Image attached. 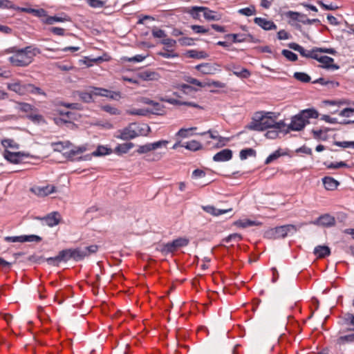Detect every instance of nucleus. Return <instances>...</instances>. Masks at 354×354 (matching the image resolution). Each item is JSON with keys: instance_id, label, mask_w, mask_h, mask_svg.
Segmentation results:
<instances>
[{"instance_id": "nucleus-1", "label": "nucleus", "mask_w": 354, "mask_h": 354, "mask_svg": "<svg viewBox=\"0 0 354 354\" xmlns=\"http://www.w3.org/2000/svg\"><path fill=\"white\" fill-rule=\"evenodd\" d=\"M318 116V112L314 109L303 110L292 118L290 124L286 125L284 132L288 133L290 131H301L309 123L310 118H317Z\"/></svg>"}, {"instance_id": "nucleus-2", "label": "nucleus", "mask_w": 354, "mask_h": 354, "mask_svg": "<svg viewBox=\"0 0 354 354\" xmlns=\"http://www.w3.org/2000/svg\"><path fill=\"white\" fill-rule=\"evenodd\" d=\"M6 53H14V55L8 58L9 62L15 66L25 67L31 64L33 59H30L24 52H21V48L12 47L6 50Z\"/></svg>"}, {"instance_id": "nucleus-3", "label": "nucleus", "mask_w": 354, "mask_h": 354, "mask_svg": "<svg viewBox=\"0 0 354 354\" xmlns=\"http://www.w3.org/2000/svg\"><path fill=\"white\" fill-rule=\"evenodd\" d=\"M273 113H266L264 115L259 113V119L262 131L271 128L283 129L286 127V124L283 120L276 121L277 115H274Z\"/></svg>"}, {"instance_id": "nucleus-4", "label": "nucleus", "mask_w": 354, "mask_h": 354, "mask_svg": "<svg viewBox=\"0 0 354 354\" xmlns=\"http://www.w3.org/2000/svg\"><path fill=\"white\" fill-rule=\"evenodd\" d=\"M136 123L133 122L127 127L118 130L115 137L122 140H129L140 136V132H138V130H136Z\"/></svg>"}, {"instance_id": "nucleus-5", "label": "nucleus", "mask_w": 354, "mask_h": 354, "mask_svg": "<svg viewBox=\"0 0 354 354\" xmlns=\"http://www.w3.org/2000/svg\"><path fill=\"white\" fill-rule=\"evenodd\" d=\"M97 250L98 246L97 245L73 249V260L75 261H82L85 257H89L91 254L95 253Z\"/></svg>"}, {"instance_id": "nucleus-6", "label": "nucleus", "mask_w": 354, "mask_h": 354, "mask_svg": "<svg viewBox=\"0 0 354 354\" xmlns=\"http://www.w3.org/2000/svg\"><path fill=\"white\" fill-rule=\"evenodd\" d=\"M189 243V240L185 237L178 238L171 242L165 244L161 250L164 253H171L177 250L178 248L187 246Z\"/></svg>"}, {"instance_id": "nucleus-7", "label": "nucleus", "mask_w": 354, "mask_h": 354, "mask_svg": "<svg viewBox=\"0 0 354 354\" xmlns=\"http://www.w3.org/2000/svg\"><path fill=\"white\" fill-rule=\"evenodd\" d=\"M91 89L93 97V96H103L112 100H119L121 97L120 92L119 91H111L106 88L91 86Z\"/></svg>"}, {"instance_id": "nucleus-8", "label": "nucleus", "mask_w": 354, "mask_h": 354, "mask_svg": "<svg viewBox=\"0 0 354 354\" xmlns=\"http://www.w3.org/2000/svg\"><path fill=\"white\" fill-rule=\"evenodd\" d=\"M311 223L323 227H331L335 225V219L330 214H326L320 216L317 220L311 222Z\"/></svg>"}, {"instance_id": "nucleus-9", "label": "nucleus", "mask_w": 354, "mask_h": 354, "mask_svg": "<svg viewBox=\"0 0 354 354\" xmlns=\"http://www.w3.org/2000/svg\"><path fill=\"white\" fill-rule=\"evenodd\" d=\"M225 69L228 71H232L236 76L240 78H248L250 76V72L248 69L241 68L239 66L234 64L227 65L225 66Z\"/></svg>"}, {"instance_id": "nucleus-10", "label": "nucleus", "mask_w": 354, "mask_h": 354, "mask_svg": "<svg viewBox=\"0 0 354 354\" xmlns=\"http://www.w3.org/2000/svg\"><path fill=\"white\" fill-rule=\"evenodd\" d=\"M31 191L39 196H46L56 192V187L52 185H48L44 187H35Z\"/></svg>"}, {"instance_id": "nucleus-11", "label": "nucleus", "mask_w": 354, "mask_h": 354, "mask_svg": "<svg viewBox=\"0 0 354 354\" xmlns=\"http://www.w3.org/2000/svg\"><path fill=\"white\" fill-rule=\"evenodd\" d=\"M315 59L323 64L322 66V68L333 70H337L339 68V66L337 64H333L334 59L328 56H319L317 54V59Z\"/></svg>"}, {"instance_id": "nucleus-12", "label": "nucleus", "mask_w": 354, "mask_h": 354, "mask_svg": "<svg viewBox=\"0 0 354 354\" xmlns=\"http://www.w3.org/2000/svg\"><path fill=\"white\" fill-rule=\"evenodd\" d=\"M41 219L44 221L48 226L53 227L59 223L61 215L58 212H53Z\"/></svg>"}, {"instance_id": "nucleus-13", "label": "nucleus", "mask_w": 354, "mask_h": 354, "mask_svg": "<svg viewBox=\"0 0 354 354\" xmlns=\"http://www.w3.org/2000/svg\"><path fill=\"white\" fill-rule=\"evenodd\" d=\"M254 22L265 30H276V24L272 21L261 17H255Z\"/></svg>"}, {"instance_id": "nucleus-14", "label": "nucleus", "mask_w": 354, "mask_h": 354, "mask_svg": "<svg viewBox=\"0 0 354 354\" xmlns=\"http://www.w3.org/2000/svg\"><path fill=\"white\" fill-rule=\"evenodd\" d=\"M232 157V151L229 149H225L216 153L213 156V160L215 162H225L230 160Z\"/></svg>"}, {"instance_id": "nucleus-15", "label": "nucleus", "mask_w": 354, "mask_h": 354, "mask_svg": "<svg viewBox=\"0 0 354 354\" xmlns=\"http://www.w3.org/2000/svg\"><path fill=\"white\" fill-rule=\"evenodd\" d=\"M245 129L250 131H262V127H261L259 113H257L252 119V121L248 123L245 127Z\"/></svg>"}, {"instance_id": "nucleus-16", "label": "nucleus", "mask_w": 354, "mask_h": 354, "mask_svg": "<svg viewBox=\"0 0 354 354\" xmlns=\"http://www.w3.org/2000/svg\"><path fill=\"white\" fill-rule=\"evenodd\" d=\"M22 156H24V154L21 152H11L8 150H6L4 153V158L14 164L19 163Z\"/></svg>"}, {"instance_id": "nucleus-17", "label": "nucleus", "mask_w": 354, "mask_h": 354, "mask_svg": "<svg viewBox=\"0 0 354 354\" xmlns=\"http://www.w3.org/2000/svg\"><path fill=\"white\" fill-rule=\"evenodd\" d=\"M203 15L205 19L208 21H219L221 19V15L216 12L209 10L208 8L203 7L201 8Z\"/></svg>"}, {"instance_id": "nucleus-18", "label": "nucleus", "mask_w": 354, "mask_h": 354, "mask_svg": "<svg viewBox=\"0 0 354 354\" xmlns=\"http://www.w3.org/2000/svg\"><path fill=\"white\" fill-rule=\"evenodd\" d=\"M138 75L145 81L158 80L160 77L158 73L149 70L140 72Z\"/></svg>"}, {"instance_id": "nucleus-19", "label": "nucleus", "mask_w": 354, "mask_h": 354, "mask_svg": "<svg viewBox=\"0 0 354 354\" xmlns=\"http://www.w3.org/2000/svg\"><path fill=\"white\" fill-rule=\"evenodd\" d=\"M202 209L207 213H208L212 216H218L219 215L227 213L232 210V209H216L215 207H214L212 205L202 206Z\"/></svg>"}, {"instance_id": "nucleus-20", "label": "nucleus", "mask_w": 354, "mask_h": 354, "mask_svg": "<svg viewBox=\"0 0 354 354\" xmlns=\"http://www.w3.org/2000/svg\"><path fill=\"white\" fill-rule=\"evenodd\" d=\"M322 182L324 185V187L327 190H335L337 189V186L339 185V183L335 180L332 177L326 176L322 178Z\"/></svg>"}, {"instance_id": "nucleus-21", "label": "nucleus", "mask_w": 354, "mask_h": 354, "mask_svg": "<svg viewBox=\"0 0 354 354\" xmlns=\"http://www.w3.org/2000/svg\"><path fill=\"white\" fill-rule=\"evenodd\" d=\"M313 253L318 258L322 259L330 255V249L326 245H317L315 248Z\"/></svg>"}, {"instance_id": "nucleus-22", "label": "nucleus", "mask_w": 354, "mask_h": 354, "mask_svg": "<svg viewBox=\"0 0 354 354\" xmlns=\"http://www.w3.org/2000/svg\"><path fill=\"white\" fill-rule=\"evenodd\" d=\"M76 95L85 103L93 102V97L90 88L87 91H76Z\"/></svg>"}, {"instance_id": "nucleus-23", "label": "nucleus", "mask_w": 354, "mask_h": 354, "mask_svg": "<svg viewBox=\"0 0 354 354\" xmlns=\"http://www.w3.org/2000/svg\"><path fill=\"white\" fill-rule=\"evenodd\" d=\"M134 147V144L133 142H126L123 144H119L115 148L114 152L117 154H123L127 153L131 149Z\"/></svg>"}, {"instance_id": "nucleus-24", "label": "nucleus", "mask_w": 354, "mask_h": 354, "mask_svg": "<svg viewBox=\"0 0 354 354\" xmlns=\"http://www.w3.org/2000/svg\"><path fill=\"white\" fill-rule=\"evenodd\" d=\"M25 84H21V82H14L8 84V88L12 91H14L19 95L25 94Z\"/></svg>"}, {"instance_id": "nucleus-25", "label": "nucleus", "mask_w": 354, "mask_h": 354, "mask_svg": "<svg viewBox=\"0 0 354 354\" xmlns=\"http://www.w3.org/2000/svg\"><path fill=\"white\" fill-rule=\"evenodd\" d=\"M21 52H24L30 59H33V57L41 53L40 49L33 46H28L21 48Z\"/></svg>"}, {"instance_id": "nucleus-26", "label": "nucleus", "mask_w": 354, "mask_h": 354, "mask_svg": "<svg viewBox=\"0 0 354 354\" xmlns=\"http://www.w3.org/2000/svg\"><path fill=\"white\" fill-rule=\"evenodd\" d=\"M71 21L70 18L66 16V15H64V17H57V16H50V17H48L44 21V22L46 24H49V25H51L53 24L54 22H64V21Z\"/></svg>"}, {"instance_id": "nucleus-27", "label": "nucleus", "mask_w": 354, "mask_h": 354, "mask_svg": "<svg viewBox=\"0 0 354 354\" xmlns=\"http://www.w3.org/2000/svg\"><path fill=\"white\" fill-rule=\"evenodd\" d=\"M59 258L61 261H68L73 259V249H66L59 252Z\"/></svg>"}, {"instance_id": "nucleus-28", "label": "nucleus", "mask_w": 354, "mask_h": 354, "mask_svg": "<svg viewBox=\"0 0 354 354\" xmlns=\"http://www.w3.org/2000/svg\"><path fill=\"white\" fill-rule=\"evenodd\" d=\"M188 56L191 58L204 59L207 57L208 55L205 51H197L190 50L187 52Z\"/></svg>"}, {"instance_id": "nucleus-29", "label": "nucleus", "mask_w": 354, "mask_h": 354, "mask_svg": "<svg viewBox=\"0 0 354 354\" xmlns=\"http://www.w3.org/2000/svg\"><path fill=\"white\" fill-rule=\"evenodd\" d=\"M354 342V333L349 334L344 336H340L336 340V342L339 345L344 344L345 343H351Z\"/></svg>"}, {"instance_id": "nucleus-30", "label": "nucleus", "mask_w": 354, "mask_h": 354, "mask_svg": "<svg viewBox=\"0 0 354 354\" xmlns=\"http://www.w3.org/2000/svg\"><path fill=\"white\" fill-rule=\"evenodd\" d=\"M111 149L104 146H99L97 149L93 152V156H100L109 154L111 153Z\"/></svg>"}, {"instance_id": "nucleus-31", "label": "nucleus", "mask_w": 354, "mask_h": 354, "mask_svg": "<svg viewBox=\"0 0 354 354\" xmlns=\"http://www.w3.org/2000/svg\"><path fill=\"white\" fill-rule=\"evenodd\" d=\"M293 77L298 81L304 83H307L310 81V77L307 73L302 72H295Z\"/></svg>"}, {"instance_id": "nucleus-32", "label": "nucleus", "mask_w": 354, "mask_h": 354, "mask_svg": "<svg viewBox=\"0 0 354 354\" xmlns=\"http://www.w3.org/2000/svg\"><path fill=\"white\" fill-rule=\"evenodd\" d=\"M256 151L252 148L242 149L240 151L239 156L241 160H245L248 156H255Z\"/></svg>"}, {"instance_id": "nucleus-33", "label": "nucleus", "mask_w": 354, "mask_h": 354, "mask_svg": "<svg viewBox=\"0 0 354 354\" xmlns=\"http://www.w3.org/2000/svg\"><path fill=\"white\" fill-rule=\"evenodd\" d=\"M185 147L191 151H197L202 148L201 144L196 140H191L186 143Z\"/></svg>"}, {"instance_id": "nucleus-34", "label": "nucleus", "mask_w": 354, "mask_h": 354, "mask_svg": "<svg viewBox=\"0 0 354 354\" xmlns=\"http://www.w3.org/2000/svg\"><path fill=\"white\" fill-rule=\"evenodd\" d=\"M283 129L271 128L266 133L265 136L268 139H275Z\"/></svg>"}, {"instance_id": "nucleus-35", "label": "nucleus", "mask_w": 354, "mask_h": 354, "mask_svg": "<svg viewBox=\"0 0 354 354\" xmlns=\"http://www.w3.org/2000/svg\"><path fill=\"white\" fill-rule=\"evenodd\" d=\"M25 10L27 12L31 13L36 17H41L47 16L46 11L42 8H40V9L28 8V9H26Z\"/></svg>"}, {"instance_id": "nucleus-36", "label": "nucleus", "mask_w": 354, "mask_h": 354, "mask_svg": "<svg viewBox=\"0 0 354 354\" xmlns=\"http://www.w3.org/2000/svg\"><path fill=\"white\" fill-rule=\"evenodd\" d=\"M226 38H232L233 42L240 43L246 41V37L244 35L239 34H228L225 36Z\"/></svg>"}, {"instance_id": "nucleus-37", "label": "nucleus", "mask_w": 354, "mask_h": 354, "mask_svg": "<svg viewBox=\"0 0 354 354\" xmlns=\"http://www.w3.org/2000/svg\"><path fill=\"white\" fill-rule=\"evenodd\" d=\"M242 239H243V237H242L241 234H238V233H234V234H231L229 236H227V237L224 238L223 239V241L225 242V243H230L231 241L238 242V241H241Z\"/></svg>"}, {"instance_id": "nucleus-38", "label": "nucleus", "mask_w": 354, "mask_h": 354, "mask_svg": "<svg viewBox=\"0 0 354 354\" xmlns=\"http://www.w3.org/2000/svg\"><path fill=\"white\" fill-rule=\"evenodd\" d=\"M102 110L109 113L110 115H120V111L115 107L111 105H104L101 106Z\"/></svg>"}, {"instance_id": "nucleus-39", "label": "nucleus", "mask_w": 354, "mask_h": 354, "mask_svg": "<svg viewBox=\"0 0 354 354\" xmlns=\"http://www.w3.org/2000/svg\"><path fill=\"white\" fill-rule=\"evenodd\" d=\"M303 54H300L302 57L306 58L317 59V54L314 47L311 50H306L303 48Z\"/></svg>"}, {"instance_id": "nucleus-40", "label": "nucleus", "mask_w": 354, "mask_h": 354, "mask_svg": "<svg viewBox=\"0 0 354 354\" xmlns=\"http://www.w3.org/2000/svg\"><path fill=\"white\" fill-rule=\"evenodd\" d=\"M281 53L290 61L295 62L297 60V55L289 50L283 49Z\"/></svg>"}, {"instance_id": "nucleus-41", "label": "nucleus", "mask_w": 354, "mask_h": 354, "mask_svg": "<svg viewBox=\"0 0 354 354\" xmlns=\"http://www.w3.org/2000/svg\"><path fill=\"white\" fill-rule=\"evenodd\" d=\"M151 151H153V147H151V143H147L146 145L139 146L136 152L139 154H143Z\"/></svg>"}, {"instance_id": "nucleus-42", "label": "nucleus", "mask_w": 354, "mask_h": 354, "mask_svg": "<svg viewBox=\"0 0 354 354\" xmlns=\"http://www.w3.org/2000/svg\"><path fill=\"white\" fill-rule=\"evenodd\" d=\"M313 84L319 83L322 85H328L330 84L333 88L337 87L339 86V83L337 82H333V81H326L324 78L320 77L316 80H315Z\"/></svg>"}, {"instance_id": "nucleus-43", "label": "nucleus", "mask_w": 354, "mask_h": 354, "mask_svg": "<svg viewBox=\"0 0 354 354\" xmlns=\"http://www.w3.org/2000/svg\"><path fill=\"white\" fill-rule=\"evenodd\" d=\"M24 243V242H40L41 241V237L37 235L31 234V235H23Z\"/></svg>"}, {"instance_id": "nucleus-44", "label": "nucleus", "mask_w": 354, "mask_h": 354, "mask_svg": "<svg viewBox=\"0 0 354 354\" xmlns=\"http://www.w3.org/2000/svg\"><path fill=\"white\" fill-rule=\"evenodd\" d=\"M201 8H203V6H194L191 8L189 13L194 19H200V12H202Z\"/></svg>"}, {"instance_id": "nucleus-45", "label": "nucleus", "mask_w": 354, "mask_h": 354, "mask_svg": "<svg viewBox=\"0 0 354 354\" xmlns=\"http://www.w3.org/2000/svg\"><path fill=\"white\" fill-rule=\"evenodd\" d=\"M149 113L147 109H139L127 111V113L131 115H146Z\"/></svg>"}, {"instance_id": "nucleus-46", "label": "nucleus", "mask_w": 354, "mask_h": 354, "mask_svg": "<svg viewBox=\"0 0 354 354\" xmlns=\"http://www.w3.org/2000/svg\"><path fill=\"white\" fill-rule=\"evenodd\" d=\"M238 12H239V13H240L243 15L251 16L256 13V10H255L254 6H250L248 8L240 9Z\"/></svg>"}, {"instance_id": "nucleus-47", "label": "nucleus", "mask_w": 354, "mask_h": 354, "mask_svg": "<svg viewBox=\"0 0 354 354\" xmlns=\"http://www.w3.org/2000/svg\"><path fill=\"white\" fill-rule=\"evenodd\" d=\"M196 68L204 74L212 73V66L209 64H199Z\"/></svg>"}, {"instance_id": "nucleus-48", "label": "nucleus", "mask_w": 354, "mask_h": 354, "mask_svg": "<svg viewBox=\"0 0 354 354\" xmlns=\"http://www.w3.org/2000/svg\"><path fill=\"white\" fill-rule=\"evenodd\" d=\"M17 104V109L25 113L31 111L33 108L31 104L25 102H19Z\"/></svg>"}, {"instance_id": "nucleus-49", "label": "nucleus", "mask_w": 354, "mask_h": 354, "mask_svg": "<svg viewBox=\"0 0 354 354\" xmlns=\"http://www.w3.org/2000/svg\"><path fill=\"white\" fill-rule=\"evenodd\" d=\"M136 130H138V132H140V136H147L151 129L150 127L147 124H142V126H140L136 123Z\"/></svg>"}, {"instance_id": "nucleus-50", "label": "nucleus", "mask_w": 354, "mask_h": 354, "mask_svg": "<svg viewBox=\"0 0 354 354\" xmlns=\"http://www.w3.org/2000/svg\"><path fill=\"white\" fill-rule=\"evenodd\" d=\"M207 133L209 134V136L211 138L217 140L219 142L230 140V139L228 138H224V137L218 136L217 131H212L211 130H209Z\"/></svg>"}, {"instance_id": "nucleus-51", "label": "nucleus", "mask_w": 354, "mask_h": 354, "mask_svg": "<svg viewBox=\"0 0 354 354\" xmlns=\"http://www.w3.org/2000/svg\"><path fill=\"white\" fill-rule=\"evenodd\" d=\"M87 3L92 8H102L104 6V1L101 0H86Z\"/></svg>"}, {"instance_id": "nucleus-52", "label": "nucleus", "mask_w": 354, "mask_h": 354, "mask_svg": "<svg viewBox=\"0 0 354 354\" xmlns=\"http://www.w3.org/2000/svg\"><path fill=\"white\" fill-rule=\"evenodd\" d=\"M1 144L6 148H8V147L13 148V149L18 148V145L17 143H15L13 140H11V139L3 140L1 142Z\"/></svg>"}, {"instance_id": "nucleus-53", "label": "nucleus", "mask_w": 354, "mask_h": 354, "mask_svg": "<svg viewBox=\"0 0 354 354\" xmlns=\"http://www.w3.org/2000/svg\"><path fill=\"white\" fill-rule=\"evenodd\" d=\"M281 156V153L279 152V150L277 151H275L274 153H272V154H270L266 160L265 161V164L266 165H268L270 164V162H272V161H274V160L277 159L278 158H279L280 156Z\"/></svg>"}, {"instance_id": "nucleus-54", "label": "nucleus", "mask_w": 354, "mask_h": 354, "mask_svg": "<svg viewBox=\"0 0 354 354\" xmlns=\"http://www.w3.org/2000/svg\"><path fill=\"white\" fill-rule=\"evenodd\" d=\"M185 81L191 84L196 85L199 87H205L206 86V83H203L198 81L197 79L192 77H187L185 78Z\"/></svg>"}, {"instance_id": "nucleus-55", "label": "nucleus", "mask_w": 354, "mask_h": 354, "mask_svg": "<svg viewBox=\"0 0 354 354\" xmlns=\"http://www.w3.org/2000/svg\"><path fill=\"white\" fill-rule=\"evenodd\" d=\"M334 145L343 148L353 147L354 148V141H335Z\"/></svg>"}, {"instance_id": "nucleus-56", "label": "nucleus", "mask_w": 354, "mask_h": 354, "mask_svg": "<svg viewBox=\"0 0 354 354\" xmlns=\"http://www.w3.org/2000/svg\"><path fill=\"white\" fill-rule=\"evenodd\" d=\"M274 231L277 234V239L284 238L287 236V233L283 225L275 227Z\"/></svg>"}, {"instance_id": "nucleus-57", "label": "nucleus", "mask_w": 354, "mask_h": 354, "mask_svg": "<svg viewBox=\"0 0 354 354\" xmlns=\"http://www.w3.org/2000/svg\"><path fill=\"white\" fill-rule=\"evenodd\" d=\"M315 50L317 52V54H318V53H328L330 55H335L337 53V51L332 48H328L315 47Z\"/></svg>"}, {"instance_id": "nucleus-58", "label": "nucleus", "mask_w": 354, "mask_h": 354, "mask_svg": "<svg viewBox=\"0 0 354 354\" xmlns=\"http://www.w3.org/2000/svg\"><path fill=\"white\" fill-rule=\"evenodd\" d=\"M4 240L8 243H10V242H12V243H16V242L24 243L23 235L16 236H6L4 238Z\"/></svg>"}, {"instance_id": "nucleus-59", "label": "nucleus", "mask_w": 354, "mask_h": 354, "mask_svg": "<svg viewBox=\"0 0 354 354\" xmlns=\"http://www.w3.org/2000/svg\"><path fill=\"white\" fill-rule=\"evenodd\" d=\"M317 4H319L323 9L326 10H335L338 9L337 6H335L333 4L327 5L325 4L322 1H317Z\"/></svg>"}, {"instance_id": "nucleus-60", "label": "nucleus", "mask_w": 354, "mask_h": 354, "mask_svg": "<svg viewBox=\"0 0 354 354\" xmlns=\"http://www.w3.org/2000/svg\"><path fill=\"white\" fill-rule=\"evenodd\" d=\"M196 127H191L189 129H180L176 133V136L181 138H187L189 136V131L191 130H195Z\"/></svg>"}, {"instance_id": "nucleus-61", "label": "nucleus", "mask_w": 354, "mask_h": 354, "mask_svg": "<svg viewBox=\"0 0 354 354\" xmlns=\"http://www.w3.org/2000/svg\"><path fill=\"white\" fill-rule=\"evenodd\" d=\"M168 142H169L167 140H159V141L155 142L153 143H151V147H153V151L157 149L161 148L162 147H166Z\"/></svg>"}, {"instance_id": "nucleus-62", "label": "nucleus", "mask_w": 354, "mask_h": 354, "mask_svg": "<svg viewBox=\"0 0 354 354\" xmlns=\"http://www.w3.org/2000/svg\"><path fill=\"white\" fill-rule=\"evenodd\" d=\"M191 28L196 33H207L209 31V30L204 26L198 25H192L191 26Z\"/></svg>"}, {"instance_id": "nucleus-63", "label": "nucleus", "mask_w": 354, "mask_h": 354, "mask_svg": "<svg viewBox=\"0 0 354 354\" xmlns=\"http://www.w3.org/2000/svg\"><path fill=\"white\" fill-rule=\"evenodd\" d=\"M285 15L288 18L290 19L291 20L298 21L300 12L295 11H288L287 12H286Z\"/></svg>"}, {"instance_id": "nucleus-64", "label": "nucleus", "mask_w": 354, "mask_h": 354, "mask_svg": "<svg viewBox=\"0 0 354 354\" xmlns=\"http://www.w3.org/2000/svg\"><path fill=\"white\" fill-rule=\"evenodd\" d=\"M345 322L346 324L352 325L353 327L350 329V330L354 331V315L351 313H347L345 315Z\"/></svg>"}]
</instances>
